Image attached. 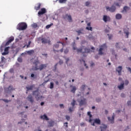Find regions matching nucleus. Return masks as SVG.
Returning a JSON list of instances; mask_svg holds the SVG:
<instances>
[{
  "label": "nucleus",
  "mask_w": 131,
  "mask_h": 131,
  "mask_svg": "<svg viewBox=\"0 0 131 131\" xmlns=\"http://www.w3.org/2000/svg\"><path fill=\"white\" fill-rule=\"evenodd\" d=\"M120 96L121 98H125V94L124 93H121Z\"/></svg>",
  "instance_id": "63"
},
{
  "label": "nucleus",
  "mask_w": 131,
  "mask_h": 131,
  "mask_svg": "<svg viewBox=\"0 0 131 131\" xmlns=\"http://www.w3.org/2000/svg\"><path fill=\"white\" fill-rule=\"evenodd\" d=\"M64 126H66V128H68V122H65L64 123Z\"/></svg>",
  "instance_id": "60"
},
{
  "label": "nucleus",
  "mask_w": 131,
  "mask_h": 131,
  "mask_svg": "<svg viewBox=\"0 0 131 131\" xmlns=\"http://www.w3.org/2000/svg\"><path fill=\"white\" fill-rule=\"evenodd\" d=\"M31 78H33V79H36V78H37V75H35L33 73H32L31 74Z\"/></svg>",
  "instance_id": "31"
},
{
  "label": "nucleus",
  "mask_w": 131,
  "mask_h": 131,
  "mask_svg": "<svg viewBox=\"0 0 131 131\" xmlns=\"http://www.w3.org/2000/svg\"><path fill=\"white\" fill-rule=\"evenodd\" d=\"M9 72H10V73H14V69L11 68L9 70Z\"/></svg>",
  "instance_id": "58"
},
{
  "label": "nucleus",
  "mask_w": 131,
  "mask_h": 131,
  "mask_svg": "<svg viewBox=\"0 0 131 131\" xmlns=\"http://www.w3.org/2000/svg\"><path fill=\"white\" fill-rule=\"evenodd\" d=\"M58 1H59V4H64V3H65L66 2H67V0H56L55 1V3H57V2H58Z\"/></svg>",
  "instance_id": "36"
},
{
  "label": "nucleus",
  "mask_w": 131,
  "mask_h": 131,
  "mask_svg": "<svg viewBox=\"0 0 131 131\" xmlns=\"http://www.w3.org/2000/svg\"><path fill=\"white\" fill-rule=\"evenodd\" d=\"M68 20L69 22H72V17L71 16V15H69L68 16Z\"/></svg>",
  "instance_id": "39"
},
{
  "label": "nucleus",
  "mask_w": 131,
  "mask_h": 131,
  "mask_svg": "<svg viewBox=\"0 0 131 131\" xmlns=\"http://www.w3.org/2000/svg\"><path fill=\"white\" fill-rule=\"evenodd\" d=\"M26 89H27L26 93L28 94V91H32V89H33V85H30L29 87L26 86Z\"/></svg>",
  "instance_id": "21"
},
{
  "label": "nucleus",
  "mask_w": 131,
  "mask_h": 131,
  "mask_svg": "<svg viewBox=\"0 0 131 131\" xmlns=\"http://www.w3.org/2000/svg\"><path fill=\"white\" fill-rule=\"evenodd\" d=\"M79 105L81 107L83 105H86V98H84L83 97L81 96V100H78Z\"/></svg>",
  "instance_id": "5"
},
{
  "label": "nucleus",
  "mask_w": 131,
  "mask_h": 131,
  "mask_svg": "<svg viewBox=\"0 0 131 131\" xmlns=\"http://www.w3.org/2000/svg\"><path fill=\"white\" fill-rule=\"evenodd\" d=\"M122 18V15L121 14L118 13L116 15V19L117 20H120Z\"/></svg>",
  "instance_id": "23"
},
{
  "label": "nucleus",
  "mask_w": 131,
  "mask_h": 131,
  "mask_svg": "<svg viewBox=\"0 0 131 131\" xmlns=\"http://www.w3.org/2000/svg\"><path fill=\"white\" fill-rule=\"evenodd\" d=\"M106 10L111 13H114L116 11V6L114 5H112L111 7L107 6Z\"/></svg>",
  "instance_id": "4"
},
{
  "label": "nucleus",
  "mask_w": 131,
  "mask_h": 131,
  "mask_svg": "<svg viewBox=\"0 0 131 131\" xmlns=\"http://www.w3.org/2000/svg\"><path fill=\"white\" fill-rule=\"evenodd\" d=\"M118 68L119 70H117V71L119 73V75H121V70H122V67L119 66Z\"/></svg>",
  "instance_id": "26"
},
{
  "label": "nucleus",
  "mask_w": 131,
  "mask_h": 131,
  "mask_svg": "<svg viewBox=\"0 0 131 131\" xmlns=\"http://www.w3.org/2000/svg\"><path fill=\"white\" fill-rule=\"evenodd\" d=\"M46 67H47L46 64H42L40 66L39 68H38V70H40V71H41V70H42L43 68H46Z\"/></svg>",
  "instance_id": "24"
},
{
  "label": "nucleus",
  "mask_w": 131,
  "mask_h": 131,
  "mask_svg": "<svg viewBox=\"0 0 131 131\" xmlns=\"http://www.w3.org/2000/svg\"><path fill=\"white\" fill-rule=\"evenodd\" d=\"M102 125H103V126H100V128L101 129L100 131H105L106 129H107V125L105 124H102Z\"/></svg>",
  "instance_id": "19"
},
{
  "label": "nucleus",
  "mask_w": 131,
  "mask_h": 131,
  "mask_svg": "<svg viewBox=\"0 0 131 131\" xmlns=\"http://www.w3.org/2000/svg\"><path fill=\"white\" fill-rule=\"evenodd\" d=\"M63 58L66 60V64L68 65V62L70 61V58H69V57H66V56H63Z\"/></svg>",
  "instance_id": "30"
},
{
  "label": "nucleus",
  "mask_w": 131,
  "mask_h": 131,
  "mask_svg": "<svg viewBox=\"0 0 131 131\" xmlns=\"http://www.w3.org/2000/svg\"><path fill=\"white\" fill-rule=\"evenodd\" d=\"M107 35L108 36V39L110 40L113 37V35L112 34H107Z\"/></svg>",
  "instance_id": "52"
},
{
  "label": "nucleus",
  "mask_w": 131,
  "mask_h": 131,
  "mask_svg": "<svg viewBox=\"0 0 131 131\" xmlns=\"http://www.w3.org/2000/svg\"><path fill=\"white\" fill-rule=\"evenodd\" d=\"M94 123H96V124L100 125L101 124V120L99 118H96L94 119Z\"/></svg>",
  "instance_id": "22"
},
{
  "label": "nucleus",
  "mask_w": 131,
  "mask_h": 131,
  "mask_svg": "<svg viewBox=\"0 0 131 131\" xmlns=\"http://www.w3.org/2000/svg\"><path fill=\"white\" fill-rule=\"evenodd\" d=\"M14 78H15V76H12L11 77H10L9 78V80L10 82H14V81H15Z\"/></svg>",
  "instance_id": "34"
},
{
  "label": "nucleus",
  "mask_w": 131,
  "mask_h": 131,
  "mask_svg": "<svg viewBox=\"0 0 131 131\" xmlns=\"http://www.w3.org/2000/svg\"><path fill=\"white\" fill-rule=\"evenodd\" d=\"M40 118L41 119H43V120H47V121L50 120V119H49V117H48V116H47V115L46 114H44L42 116H40Z\"/></svg>",
  "instance_id": "16"
},
{
  "label": "nucleus",
  "mask_w": 131,
  "mask_h": 131,
  "mask_svg": "<svg viewBox=\"0 0 131 131\" xmlns=\"http://www.w3.org/2000/svg\"><path fill=\"white\" fill-rule=\"evenodd\" d=\"M31 44V41H29L27 48H30V45Z\"/></svg>",
  "instance_id": "57"
},
{
  "label": "nucleus",
  "mask_w": 131,
  "mask_h": 131,
  "mask_svg": "<svg viewBox=\"0 0 131 131\" xmlns=\"http://www.w3.org/2000/svg\"><path fill=\"white\" fill-rule=\"evenodd\" d=\"M72 46L74 51L76 50V44L75 43V41L72 43Z\"/></svg>",
  "instance_id": "27"
},
{
  "label": "nucleus",
  "mask_w": 131,
  "mask_h": 131,
  "mask_svg": "<svg viewBox=\"0 0 131 131\" xmlns=\"http://www.w3.org/2000/svg\"><path fill=\"white\" fill-rule=\"evenodd\" d=\"M127 105L128 106L131 107V100H128L127 101Z\"/></svg>",
  "instance_id": "47"
},
{
  "label": "nucleus",
  "mask_w": 131,
  "mask_h": 131,
  "mask_svg": "<svg viewBox=\"0 0 131 131\" xmlns=\"http://www.w3.org/2000/svg\"><path fill=\"white\" fill-rule=\"evenodd\" d=\"M129 83V81L128 80H125V85H127Z\"/></svg>",
  "instance_id": "61"
},
{
  "label": "nucleus",
  "mask_w": 131,
  "mask_h": 131,
  "mask_svg": "<svg viewBox=\"0 0 131 131\" xmlns=\"http://www.w3.org/2000/svg\"><path fill=\"white\" fill-rule=\"evenodd\" d=\"M38 25L36 23H34L32 25V27H33V28H37Z\"/></svg>",
  "instance_id": "43"
},
{
  "label": "nucleus",
  "mask_w": 131,
  "mask_h": 131,
  "mask_svg": "<svg viewBox=\"0 0 131 131\" xmlns=\"http://www.w3.org/2000/svg\"><path fill=\"white\" fill-rule=\"evenodd\" d=\"M6 64V62H2V61H1L0 62V67H3L4 65Z\"/></svg>",
  "instance_id": "55"
},
{
  "label": "nucleus",
  "mask_w": 131,
  "mask_h": 131,
  "mask_svg": "<svg viewBox=\"0 0 131 131\" xmlns=\"http://www.w3.org/2000/svg\"><path fill=\"white\" fill-rule=\"evenodd\" d=\"M10 50V47H6L4 49V52L2 53L3 56H6L9 54V50Z\"/></svg>",
  "instance_id": "12"
},
{
  "label": "nucleus",
  "mask_w": 131,
  "mask_h": 131,
  "mask_svg": "<svg viewBox=\"0 0 131 131\" xmlns=\"http://www.w3.org/2000/svg\"><path fill=\"white\" fill-rule=\"evenodd\" d=\"M40 62L39 60L37 59H35L34 62H33V64L35 65V67L34 69H33V70H34L35 71H36L37 70H38V68H37V65H38V64H39Z\"/></svg>",
  "instance_id": "8"
},
{
  "label": "nucleus",
  "mask_w": 131,
  "mask_h": 131,
  "mask_svg": "<svg viewBox=\"0 0 131 131\" xmlns=\"http://www.w3.org/2000/svg\"><path fill=\"white\" fill-rule=\"evenodd\" d=\"M70 88H72V90H71V93L75 94V92H76V87L75 86H72V85H71Z\"/></svg>",
  "instance_id": "20"
},
{
  "label": "nucleus",
  "mask_w": 131,
  "mask_h": 131,
  "mask_svg": "<svg viewBox=\"0 0 131 131\" xmlns=\"http://www.w3.org/2000/svg\"><path fill=\"white\" fill-rule=\"evenodd\" d=\"M85 88V85H81V91H84Z\"/></svg>",
  "instance_id": "62"
},
{
  "label": "nucleus",
  "mask_w": 131,
  "mask_h": 131,
  "mask_svg": "<svg viewBox=\"0 0 131 131\" xmlns=\"http://www.w3.org/2000/svg\"><path fill=\"white\" fill-rule=\"evenodd\" d=\"M69 52V49H66V50H64V54H68V53Z\"/></svg>",
  "instance_id": "54"
},
{
  "label": "nucleus",
  "mask_w": 131,
  "mask_h": 131,
  "mask_svg": "<svg viewBox=\"0 0 131 131\" xmlns=\"http://www.w3.org/2000/svg\"><path fill=\"white\" fill-rule=\"evenodd\" d=\"M59 46L60 45L58 43H56L54 45V47L55 48V49H58V48H59Z\"/></svg>",
  "instance_id": "56"
},
{
  "label": "nucleus",
  "mask_w": 131,
  "mask_h": 131,
  "mask_svg": "<svg viewBox=\"0 0 131 131\" xmlns=\"http://www.w3.org/2000/svg\"><path fill=\"white\" fill-rule=\"evenodd\" d=\"M112 55H115V50L114 49H112L111 50Z\"/></svg>",
  "instance_id": "51"
},
{
  "label": "nucleus",
  "mask_w": 131,
  "mask_h": 131,
  "mask_svg": "<svg viewBox=\"0 0 131 131\" xmlns=\"http://www.w3.org/2000/svg\"><path fill=\"white\" fill-rule=\"evenodd\" d=\"M2 100L6 103H9V102H11L12 101L11 100H8V99H2Z\"/></svg>",
  "instance_id": "38"
},
{
  "label": "nucleus",
  "mask_w": 131,
  "mask_h": 131,
  "mask_svg": "<svg viewBox=\"0 0 131 131\" xmlns=\"http://www.w3.org/2000/svg\"><path fill=\"white\" fill-rule=\"evenodd\" d=\"M27 52V53L28 55H32V54H34V50H31L30 51H26Z\"/></svg>",
  "instance_id": "28"
},
{
  "label": "nucleus",
  "mask_w": 131,
  "mask_h": 131,
  "mask_svg": "<svg viewBox=\"0 0 131 131\" xmlns=\"http://www.w3.org/2000/svg\"><path fill=\"white\" fill-rule=\"evenodd\" d=\"M76 104V101L75 100L73 99L72 102L71 103V105H72V107H70L69 108V111L71 113V112H73V108H74V106Z\"/></svg>",
  "instance_id": "9"
},
{
  "label": "nucleus",
  "mask_w": 131,
  "mask_h": 131,
  "mask_svg": "<svg viewBox=\"0 0 131 131\" xmlns=\"http://www.w3.org/2000/svg\"><path fill=\"white\" fill-rule=\"evenodd\" d=\"M55 124V122L54 121H51L49 122V127H53Z\"/></svg>",
  "instance_id": "25"
},
{
  "label": "nucleus",
  "mask_w": 131,
  "mask_h": 131,
  "mask_svg": "<svg viewBox=\"0 0 131 131\" xmlns=\"http://www.w3.org/2000/svg\"><path fill=\"white\" fill-rule=\"evenodd\" d=\"M82 30H78L76 31V32L78 33V35H80L81 34H83V33H82Z\"/></svg>",
  "instance_id": "33"
},
{
  "label": "nucleus",
  "mask_w": 131,
  "mask_h": 131,
  "mask_svg": "<svg viewBox=\"0 0 131 131\" xmlns=\"http://www.w3.org/2000/svg\"><path fill=\"white\" fill-rule=\"evenodd\" d=\"M128 9H129L128 6H124L123 8L122 12H125V13H126V12H127V10H128Z\"/></svg>",
  "instance_id": "29"
},
{
  "label": "nucleus",
  "mask_w": 131,
  "mask_h": 131,
  "mask_svg": "<svg viewBox=\"0 0 131 131\" xmlns=\"http://www.w3.org/2000/svg\"><path fill=\"white\" fill-rule=\"evenodd\" d=\"M17 30H26L27 29V24L26 23H19L16 27Z\"/></svg>",
  "instance_id": "1"
},
{
  "label": "nucleus",
  "mask_w": 131,
  "mask_h": 131,
  "mask_svg": "<svg viewBox=\"0 0 131 131\" xmlns=\"http://www.w3.org/2000/svg\"><path fill=\"white\" fill-rule=\"evenodd\" d=\"M49 88L51 90H53V89H54V82H50V85Z\"/></svg>",
  "instance_id": "41"
},
{
  "label": "nucleus",
  "mask_w": 131,
  "mask_h": 131,
  "mask_svg": "<svg viewBox=\"0 0 131 131\" xmlns=\"http://www.w3.org/2000/svg\"><path fill=\"white\" fill-rule=\"evenodd\" d=\"M86 30H90V31H93V27H86Z\"/></svg>",
  "instance_id": "45"
},
{
  "label": "nucleus",
  "mask_w": 131,
  "mask_h": 131,
  "mask_svg": "<svg viewBox=\"0 0 131 131\" xmlns=\"http://www.w3.org/2000/svg\"><path fill=\"white\" fill-rule=\"evenodd\" d=\"M13 91H15V88H14L12 85H10L8 87L4 88L5 94H12Z\"/></svg>",
  "instance_id": "2"
},
{
  "label": "nucleus",
  "mask_w": 131,
  "mask_h": 131,
  "mask_svg": "<svg viewBox=\"0 0 131 131\" xmlns=\"http://www.w3.org/2000/svg\"><path fill=\"white\" fill-rule=\"evenodd\" d=\"M115 47L116 49H120V46H119V44L117 42L116 43Z\"/></svg>",
  "instance_id": "50"
},
{
  "label": "nucleus",
  "mask_w": 131,
  "mask_h": 131,
  "mask_svg": "<svg viewBox=\"0 0 131 131\" xmlns=\"http://www.w3.org/2000/svg\"><path fill=\"white\" fill-rule=\"evenodd\" d=\"M90 2L89 1H87L85 2V5L86 6V7H89V6H90Z\"/></svg>",
  "instance_id": "59"
},
{
  "label": "nucleus",
  "mask_w": 131,
  "mask_h": 131,
  "mask_svg": "<svg viewBox=\"0 0 131 131\" xmlns=\"http://www.w3.org/2000/svg\"><path fill=\"white\" fill-rule=\"evenodd\" d=\"M51 41L45 37H42L41 43L46 45V43H50Z\"/></svg>",
  "instance_id": "15"
},
{
  "label": "nucleus",
  "mask_w": 131,
  "mask_h": 131,
  "mask_svg": "<svg viewBox=\"0 0 131 131\" xmlns=\"http://www.w3.org/2000/svg\"><path fill=\"white\" fill-rule=\"evenodd\" d=\"M76 50L77 51V53H83V52H82V49L81 48H77V47H76Z\"/></svg>",
  "instance_id": "35"
},
{
  "label": "nucleus",
  "mask_w": 131,
  "mask_h": 131,
  "mask_svg": "<svg viewBox=\"0 0 131 131\" xmlns=\"http://www.w3.org/2000/svg\"><path fill=\"white\" fill-rule=\"evenodd\" d=\"M17 61H18V62H19V63H22V61H23V59H22V58H21V57H18V58H17Z\"/></svg>",
  "instance_id": "48"
},
{
  "label": "nucleus",
  "mask_w": 131,
  "mask_h": 131,
  "mask_svg": "<svg viewBox=\"0 0 131 131\" xmlns=\"http://www.w3.org/2000/svg\"><path fill=\"white\" fill-rule=\"evenodd\" d=\"M85 43H88V42H86V40H82L81 41V45H85Z\"/></svg>",
  "instance_id": "46"
},
{
  "label": "nucleus",
  "mask_w": 131,
  "mask_h": 131,
  "mask_svg": "<svg viewBox=\"0 0 131 131\" xmlns=\"http://www.w3.org/2000/svg\"><path fill=\"white\" fill-rule=\"evenodd\" d=\"M104 48H106V44H104L101 46L98 50V55H100V56H103V55H104V52H103V51H104Z\"/></svg>",
  "instance_id": "7"
},
{
  "label": "nucleus",
  "mask_w": 131,
  "mask_h": 131,
  "mask_svg": "<svg viewBox=\"0 0 131 131\" xmlns=\"http://www.w3.org/2000/svg\"><path fill=\"white\" fill-rule=\"evenodd\" d=\"M115 6H116V7H118V8H120V5H119V3L118 2H116L114 3Z\"/></svg>",
  "instance_id": "49"
},
{
  "label": "nucleus",
  "mask_w": 131,
  "mask_h": 131,
  "mask_svg": "<svg viewBox=\"0 0 131 131\" xmlns=\"http://www.w3.org/2000/svg\"><path fill=\"white\" fill-rule=\"evenodd\" d=\"M40 6H41V4H40V3L38 4V6L35 7V10H36V11H37V10H39L40 9Z\"/></svg>",
  "instance_id": "37"
},
{
  "label": "nucleus",
  "mask_w": 131,
  "mask_h": 131,
  "mask_svg": "<svg viewBox=\"0 0 131 131\" xmlns=\"http://www.w3.org/2000/svg\"><path fill=\"white\" fill-rule=\"evenodd\" d=\"M91 113H92V112H88L87 113V115L88 116H89V118H92L93 117V115H92Z\"/></svg>",
  "instance_id": "42"
},
{
  "label": "nucleus",
  "mask_w": 131,
  "mask_h": 131,
  "mask_svg": "<svg viewBox=\"0 0 131 131\" xmlns=\"http://www.w3.org/2000/svg\"><path fill=\"white\" fill-rule=\"evenodd\" d=\"M14 41V37L11 36L9 37L8 39V40L5 43V46H9V45H10V43H11V42H12V41Z\"/></svg>",
  "instance_id": "13"
},
{
  "label": "nucleus",
  "mask_w": 131,
  "mask_h": 131,
  "mask_svg": "<svg viewBox=\"0 0 131 131\" xmlns=\"http://www.w3.org/2000/svg\"><path fill=\"white\" fill-rule=\"evenodd\" d=\"M115 118V115H114V113L113 114V115L112 117V118L110 117H107V119L108 121H110L111 123L113 124L114 123V119Z\"/></svg>",
  "instance_id": "14"
},
{
  "label": "nucleus",
  "mask_w": 131,
  "mask_h": 131,
  "mask_svg": "<svg viewBox=\"0 0 131 131\" xmlns=\"http://www.w3.org/2000/svg\"><path fill=\"white\" fill-rule=\"evenodd\" d=\"M96 101L97 103H100V102H101V98H100V97L96 98Z\"/></svg>",
  "instance_id": "44"
},
{
  "label": "nucleus",
  "mask_w": 131,
  "mask_h": 131,
  "mask_svg": "<svg viewBox=\"0 0 131 131\" xmlns=\"http://www.w3.org/2000/svg\"><path fill=\"white\" fill-rule=\"evenodd\" d=\"M68 14H67L65 15H63V19H66L67 17H68Z\"/></svg>",
  "instance_id": "64"
},
{
  "label": "nucleus",
  "mask_w": 131,
  "mask_h": 131,
  "mask_svg": "<svg viewBox=\"0 0 131 131\" xmlns=\"http://www.w3.org/2000/svg\"><path fill=\"white\" fill-rule=\"evenodd\" d=\"M66 119H67V120H68V121H69V120H70V116L66 115Z\"/></svg>",
  "instance_id": "53"
},
{
  "label": "nucleus",
  "mask_w": 131,
  "mask_h": 131,
  "mask_svg": "<svg viewBox=\"0 0 131 131\" xmlns=\"http://www.w3.org/2000/svg\"><path fill=\"white\" fill-rule=\"evenodd\" d=\"M27 100L32 104L34 102V99L31 94H29L27 97Z\"/></svg>",
  "instance_id": "10"
},
{
  "label": "nucleus",
  "mask_w": 131,
  "mask_h": 131,
  "mask_svg": "<svg viewBox=\"0 0 131 131\" xmlns=\"http://www.w3.org/2000/svg\"><path fill=\"white\" fill-rule=\"evenodd\" d=\"M84 51H83L82 54H89L90 52H93L90 49H88V48H85L84 49Z\"/></svg>",
  "instance_id": "18"
},
{
  "label": "nucleus",
  "mask_w": 131,
  "mask_h": 131,
  "mask_svg": "<svg viewBox=\"0 0 131 131\" xmlns=\"http://www.w3.org/2000/svg\"><path fill=\"white\" fill-rule=\"evenodd\" d=\"M53 25H54V24H53V23H51L50 25H47L46 27V29H49V28H51V27L53 26Z\"/></svg>",
  "instance_id": "40"
},
{
  "label": "nucleus",
  "mask_w": 131,
  "mask_h": 131,
  "mask_svg": "<svg viewBox=\"0 0 131 131\" xmlns=\"http://www.w3.org/2000/svg\"><path fill=\"white\" fill-rule=\"evenodd\" d=\"M47 12V9H46V8H41L40 10L38 12V17H41V16H42V15H45V14H46Z\"/></svg>",
  "instance_id": "6"
},
{
  "label": "nucleus",
  "mask_w": 131,
  "mask_h": 131,
  "mask_svg": "<svg viewBox=\"0 0 131 131\" xmlns=\"http://www.w3.org/2000/svg\"><path fill=\"white\" fill-rule=\"evenodd\" d=\"M124 34H125V37L126 38H128V35H129V31H124Z\"/></svg>",
  "instance_id": "32"
},
{
  "label": "nucleus",
  "mask_w": 131,
  "mask_h": 131,
  "mask_svg": "<svg viewBox=\"0 0 131 131\" xmlns=\"http://www.w3.org/2000/svg\"><path fill=\"white\" fill-rule=\"evenodd\" d=\"M103 20L105 23H107V22H110V21L111 20V18H110V16L104 15L103 16Z\"/></svg>",
  "instance_id": "11"
},
{
  "label": "nucleus",
  "mask_w": 131,
  "mask_h": 131,
  "mask_svg": "<svg viewBox=\"0 0 131 131\" xmlns=\"http://www.w3.org/2000/svg\"><path fill=\"white\" fill-rule=\"evenodd\" d=\"M39 90L38 89H37L36 90L33 91L32 94L33 96H35L36 101H39V100L40 99V96H39L40 93L38 91Z\"/></svg>",
  "instance_id": "3"
},
{
  "label": "nucleus",
  "mask_w": 131,
  "mask_h": 131,
  "mask_svg": "<svg viewBox=\"0 0 131 131\" xmlns=\"http://www.w3.org/2000/svg\"><path fill=\"white\" fill-rule=\"evenodd\" d=\"M118 88L119 90H120V91H121V90H123V89H124V82L123 81H122V83H121L120 85L118 86Z\"/></svg>",
  "instance_id": "17"
}]
</instances>
